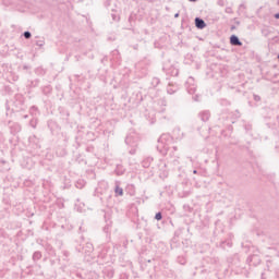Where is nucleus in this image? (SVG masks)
I'll return each instance as SVG.
<instances>
[{"instance_id":"412c9836","label":"nucleus","mask_w":279,"mask_h":279,"mask_svg":"<svg viewBox=\"0 0 279 279\" xmlns=\"http://www.w3.org/2000/svg\"><path fill=\"white\" fill-rule=\"evenodd\" d=\"M177 263H179V265H186V257L185 256H179L177 258Z\"/></svg>"},{"instance_id":"de8ad7c7","label":"nucleus","mask_w":279,"mask_h":279,"mask_svg":"<svg viewBox=\"0 0 279 279\" xmlns=\"http://www.w3.org/2000/svg\"><path fill=\"white\" fill-rule=\"evenodd\" d=\"M245 130H250V126H245Z\"/></svg>"},{"instance_id":"dca6fc26","label":"nucleus","mask_w":279,"mask_h":279,"mask_svg":"<svg viewBox=\"0 0 279 279\" xmlns=\"http://www.w3.org/2000/svg\"><path fill=\"white\" fill-rule=\"evenodd\" d=\"M28 143L31 145H36V147H40V145H38V143H40V141L38 140V137H36V135H32L28 137Z\"/></svg>"},{"instance_id":"1a4fd4ad","label":"nucleus","mask_w":279,"mask_h":279,"mask_svg":"<svg viewBox=\"0 0 279 279\" xmlns=\"http://www.w3.org/2000/svg\"><path fill=\"white\" fill-rule=\"evenodd\" d=\"M194 23L197 29H205L206 27V22L202 17H195Z\"/></svg>"},{"instance_id":"473e14b6","label":"nucleus","mask_w":279,"mask_h":279,"mask_svg":"<svg viewBox=\"0 0 279 279\" xmlns=\"http://www.w3.org/2000/svg\"><path fill=\"white\" fill-rule=\"evenodd\" d=\"M253 98H254V101H260V96H258L256 94L253 96Z\"/></svg>"},{"instance_id":"f704fd0d","label":"nucleus","mask_w":279,"mask_h":279,"mask_svg":"<svg viewBox=\"0 0 279 279\" xmlns=\"http://www.w3.org/2000/svg\"><path fill=\"white\" fill-rule=\"evenodd\" d=\"M193 99H194L195 101H199V95L193 96Z\"/></svg>"},{"instance_id":"0eeeda50","label":"nucleus","mask_w":279,"mask_h":279,"mask_svg":"<svg viewBox=\"0 0 279 279\" xmlns=\"http://www.w3.org/2000/svg\"><path fill=\"white\" fill-rule=\"evenodd\" d=\"M230 45L233 47H243V41L239 39V36L236 35H231L230 36Z\"/></svg>"},{"instance_id":"cd10ccee","label":"nucleus","mask_w":279,"mask_h":279,"mask_svg":"<svg viewBox=\"0 0 279 279\" xmlns=\"http://www.w3.org/2000/svg\"><path fill=\"white\" fill-rule=\"evenodd\" d=\"M220 106H230V101L227 99H220Z\"/></svg>"},{"instance_id":"5701e85b","label":"nucleus","mask_w":279,"mask_h":279,"mask_svg":"<svg viewBox=\"0 0 279 279\" xmlns=\"http://www.w3.org/2000/svg\"><path fill=\"white\" fill-rule=\"evenodd\" d=\"M29 125L31 128H33L34 130H36V125H38V120L36 118H33L31 121H29Z\"/></svg>"},{"instance_id":"f3484780","label":"nucleus","mask_w":279,"mask_h":279,"mask_svg":"<svg viewBox=\"0 0 279 279\" xmlns=\"http://www.w3.org/2000/svg\"><path fill=\"white\" fill-rule=\"evenodd\" d=\"M40 258H43V253H40V251H37L33 254V260L34 263L40 260Z\"/></svg>"},{"instance_id":"4c0bfd02","label":"nucleus","mask_w":279,"mask_h":279,"mask_svg":"<svg viewBox=\"0 0 279 279\" xmlns=\"http://www.w3.org/2000/svg\"><path fill=\"white\" fill-rule=\"evenodd\" d=\"M191 3H195L197 2V0H189Z\"/></svg>"},{"instance_id":"603ef678","label":"nucleus","mask_w":279,"mask_h":279,"mask_svg":"<svg viewBox=\"0 0 279 279\" xmlns=\"http://www.w3.org/2000/svg\"><path fill=\"white\" fill-rule=\"evenodd\" d=\"M80 230H82V227H80Z\"/></svg>"},{"instance_id":"c03bdc74","label":"nucleus","mask_w":279,"mask_h":279,"mask_svg":"<svg viewBox=\"0 0 279 279\" xmlns=\"http://www.w3.org/2000/svg\"><path fill=\"white\" fill-rule=\"evenodd\" d=\"M193 173H194V174H197V170H193Z\"/></svg>"},{"instance_id":"aec40b11","label":"nucleus","mask_w":279,"mask_h":279,"mask_svg":"<svg viewBox=\"0 0 279 279\" xmlns=\"http://www.w3.org/2000/svg\"><path fill=\"white\" fill-rule=\"evenodd\" d=\"M150 84H151L153 88H156V86H158V84H160V78L153 77Z\"/></svg>"},{"instance_id":"c9c22d12","label":"nucleus","mask_w":279,"mask_h":279,"mask_svg":"<svg viewBox=\"0 0 279 279\" xmlns=\"http://www.w3.org/2000/svg\"><path fill=\"white\" fill-rule=\"evenodd\" d=\"M180 16V13L174 14V19H178Z\"/></svg>"},{"instance_id":"9b49d317","label":"nucleus","mask_w":279,"mask_h":279,"mask_svg":"<svg viewBox=\"0 0 279 279\" xmlns=\"http://www.w3.org/2000/svg\"><path fill=\"white\" fill-rule=\"evenodd\" d=\"M5 171H10V163H8V161L1 159L0 160V173H5Z\"/></svg>"},{"instance_id":"393cba45","label":"nucleus","mask_w":279,"mask_h":279,"mask_svg":"<svg viewBox=\"0 0 279 279\" xmlns=\"http://www.w3.org/2000/svg\"><path fill=\"white\" fill-rule=\"evenodd\" d=\"M23 36H24V38H25L26 40H29V38H32V32L25 31V32L23 33Z\"/></svg>"},{"instance_id":"c85d7f7f","label":"nucleus","mask_w":279,"mask_h":279,"mask_svg":"<svg viewBox=\"0 0 279 279\" xmlns=\"http://www.w3.org/2000/svg\"><path fill=\"white\" fill-rule=\"evenodd\" d=\"M226 244L228 245V247H232V242H221V247H226Z\"/></svg>"},{"instance_id":"8fccbe9b","label":"nucleus","mask_w":279,"mask_h":279,"mask_svg":"<svg viewBox=\"0 0 279 279\" xmlns=\"http://www.w3.org/2000/svg\"><path fill=\"white\" fill-rule=\"evenodd\" d=\"M227 12H230V9H229V11L227 10Z\"/></svg>"},{"instance_id":"e433bc0d","label":"nucleus","mask_w":279,"mask_h":279,"mask_svg":"<svg viewBox=\"0 0 279 279\" xmlns=\"http://www.w3.org/2000/svg\"><path fill=\"white\" fill-rule=\"evenodd\" d=\"M275 19H277V20L279 19V13L275 14Z\"/></svg>"},{"instance_id":"7ed1b4c3","label":"nucleus","mask_w":279,"mask_h":279,"mask_svg":"<svg viewBox=\"0 0 279 279\" xmlns=\"http://www.w3.org/2000/svg\"><path fill=\"white\" fill-rule=\"evenodd\" d=\"M76 252H80L81 254H85V256H90L93 252H95V246H93V243L87 242L84 245L78 244L75 246Z\"/></svg>"},{"instance_id":"2f4dec72","label":"nucleus","mask_w":279,"mask_h":279,"mask_svg":"<svg viewBox=\"0 0 279 279\" xmlns=\"http://www.w3.org/2000/svg\"><path fill=\"white\" fill-rule=\"evenodd\" d=\"M111 16H112V21H119V15L112 13Z\"/></svg>"},{"instance_id":"a211bd4d","label":"nucleus","mask_w":279,"mask_h":279,"mask_svg":"<svg viewBox=\"0 0 279 279\" xmlns=\"http://www.w3.org/2000/svg\"><path fill=\"white\" fill-rule=\"evenodd\" d=\"M41 90H43L44 95H51V90H52L51 85H46V86L41 87Z\"/></svg>"},{"instance_id":"bb28decb","label":"nucleus","mask_w":279,"mask_h":279,"mask_svg":"<svg viewBox=\"0 0 279 279\" xmlns=\"http://www.w3.org/2000/svg\"><path fill=\"white\" fill-rule=\"evenodd\" d=\"M155 219L157 221H162V213L158 211L156 215H155Z\"/></svg>"},{"instance_id":"f03ea898","label":"nucleus","mask_w":279,"mask_h":279,"mask_svg":"<svg viewBox=\"0 0 279 279\" xmlns=\"http://www.w3.org/2000/svg\"><path fill=\"white\" fill-rule=\"evenodd\" d=\"M141 141V137L138 136V133L134 131H130V133L125 137V145L130 147L129 154L131 156H135L136 149H138V143Z\"/></svg>"},{"instance_id":"423d86ee","label":"nucleus","mask_w":279,"mask_h":279,"mask_svg":"<svg viewBox=\"0 0 279 279\" xmlns=\"http://www.w3.org/2000/svg\"><path fill=\"white\" fill-rule=\"evenodd\" d=\"M247 265H253V267H257L260 265V257L258 255H251L246 258Z\"/></svg>"},{"instance_id":"72a5a7b5","label":"nucleus","mask_w":279,"mask_h":279,"mask_svg":"<svg viewBox=\"0 0 279 279\" xmlns=\"http://www.w3.org/2000/svg\"><path fill=\"white\" fill-rule=\"evenodd\" d=\"M63 256H65V258H69L70 253L68 251H63Z\"/></svg>"},{"instance_id":"37998d69","label":"nucleus","mask_w":279,"mask_h":279,"mask_svg":"<svg viewBox=\"0 0 279 279\" xmlns=\"http://www.w3.org/2000/svg\"><path fill=\"white\" fill-rule=\"evenodd\" d=\"M114 53H119V50H114V51H113V54H114Z\"/></svg>"},{"instance_id":"6ab92c4d","label":"nucleus","mask_w":279,"mask_h":279,"mask_svg":"<svg viewBox=\"0 0 279 279\" xmlns=\"http://www.w3.org/2000/svg\"><path fill=\"white\" fill-rule=\"evenodd\" d=\"M29 112H31L32 117H37L38 116V107L32 106L29 109Z\"/></svg>"},{"instance_id":"4468645a","label":"nucleus","mask_w":279,"mask_h":279,"mask_svg":"<svg viewBox=\"0 0 279 279\" xmlns=\"http://www.w3.org/2000/svg\"><path fill=\"white\" fill-rule=\"evenodd\" d=\"M114 173H116L117 175H123V174L125 173V167H123V165H121V163H118V165L116 166Z\"/></svg>"},{"instance_id":"20e7f679","label":"nucleus","mask_w":279,"mask_h":279,"mask_svg":"<svg viewBox=\"0 0 279 279\" xmlns=\"http://www.w3.org/2000/svg\"><path fill=\"white\" fill-rule=\"evenodd\" d=\"M185 88L189 93V95H195L197 90V84H195V78L193 76H190L185 82Z\"/></svg>"},{"instance_id":"6e6552de","label":"nucleus","mask_w":279,"mask_h":279,"mask_svg":"<svg viewBox=\"0 0 279 279\" xmlns=\"http://www.w3.org/2000/svg\"><path fill=\"white\" fill-rule=\"evenodd\" d=\"M198 119L203 121V123H206L207 121L210 120V111L209 110H203L198 112Z\"/></svg>"},{"instance_id":"a19ab883","label":"nucleus","mask_w":279,"mask_h":279,"mask_svg":"<svg viewBox=\"0 0 279 279\" xmlns=\"http://www.w3.org/2000/svg\"><path fill=\"white\" fill-rule=\"evenodd\" d=\"M174 132H180V128L174 129Z\"/></svg>"},{"instance_id":"9d476101","label":"nucleus","mask_w":279,"mask_h":279,"mask_svg":"<svg viewBox=\"0 0 279 279\" xmlns=\"http://www.w3.org/2000/svg\"><path fill=\"white\" fill-rule=\"evenodd\" d=\"M10 124V130H11V134H19V132H21L22 128L21 124L16 123V122H9Z\"/></svg>"},{"instance_id":"79ce46f5","label":"nucleus","mask_w":279,"mask_h":279,"mask_svg":"<svg viewBox=\"0 0 279 279\" xmlns=\"http://www.w3.org/2000/svg\"><path fill=\"white\" fill-rule=\"evenodd\" d=\"M262 279H265V272H262Z\"/></svg>"},{"instance_id":"2eb2a0df","label":"nucleus","mask_w":279,"mask_h":279,"mask_svg":"<svg viewBox=\"0 0 279 279\" xmlns=\"http://www.w3.org/2000/svg\"><path fill=\"white\" fill-rule=\"evenodd\" d=\"M151 162H154V158L148 157L142 161V167H144V169H149Z\"/></svg>"},{"instance_id":"09e8293b","label":"nucleus","mask_w":279,"mask_h":279,"mask_svg":"<svg viewBox=\"0 0 279 279\" xmlns=\"http://www.w3.org/2000/svg\"><path fill=\"white\" fill-rule=\"evenodd\" d=\"M231 29H234V26H232Z\"/></svg>"},{"instance_id":"864d4df0","label":"nucleus","mask_w":279,"mask_h":279,"mask_svg":"<svg viewBox=\"0 0 279 279\" xmlns=\"http://www.w3.org/2000/svg\"><path fill=\"white\" fill-rule=\"evenodd\" d=\"M277 119H279V117H277Z\"/></svg>"},{"instance_id":"7c9ffc66","label":"nucleus","mask_w":279,"mask_h":279,"mask_svg":"<svg viewBox=\"0 0 279 279\" xmlns=\"http://www.w3.org/2000/svg\"><path fill=\"white\" fill-rule=\"evenodd\" d=\"M183 209L186 210L187 213H191V206L189 205H183Z\"/></svg>"},{"instance_id":"ea45409f","label":"nucleus","mask_w":279,"mask_h":279,"mask_svg":"<svg viewBox=\"0 0 279 279\" xmlns=\"http://www.w3.org/2000/svg\"><path fill=\"white\" fill-rule=\"evenodd\" d=\"M172 149H173L174 151H177V150H178V147H175V146H172Z\"/></svg>"},{"instance_id":"a18cd8bd","label":"nucleus","mask_w":279,"mask_h":279,"mask_svg":"<svg viewBox=\"0 0 279 279\" xmlns=\"http://www.w3.org/2000/svg\"><path fill=\"white\" fill-rule=\"evenodd\" d=\"M16 97H17V99H21V97H22V96H21V95H19V96H16Z\"/></svg>"},{"instance_id":"c756f323","label":"nucleus","mask_w":279,"mask_h":279,"mask_svg":"<svg viewBox=\"0 0 279 279\" xmlns=\"http://www.w3.org/2000/svg\"><path fill=\"white\" fill-rule=\"evenodd\" d=\"M266 267H267V269L269 271V269L271 267V260L270 259L266 260Z\"/></svg>"},{"instance_id":"49530a36","label":"nucleus","mask_w":279,"mask_h":279,"mask_svg":"<svg viewBox=\"0 0 279 279\" xmlns=\"http://www.w3.org/2000/svg\"><path fill=\"white\" fill-rule=\"evenodd\" d=\"M3 136V133L0 132V138Z\"/></svg>"},{"instance_id":"f8f14e48","label":"nucleus","mask_w":279,"mask_h":279,"mask_svg":"<svg viewBox=\"0 0 279 279\" xmlns=\"http://www.w3.org/2000/svg\"><path fill=\"white\" fill-rule=\"evenodd\" d=\"M121 182L116 181L114 193L116 197H123V187L120 186Z\"/></svg>"},{"instance_id":"39448f33","label":"nucleus","mask_w":279,"mask_h":279,"mask_svg":"<svg viewBox=\"0 0 279 279\" xmlns=\"http://www.w3.org/2000/svg\"><path fill=\"white\" fill-rule=\"evenodd\" d=\"M180 90V85L178 83L170 82L167 86V93L168 95H175Z\"/></svg>"},{"instance_id":"a878e982","label":"nucleus","mask_w":279,"mask_h":279,"mask_svg":"<svg viewBox=\"0 0 279 279\" xmlns=\"http://www.w3.org/2000/svg\"><path fill=\"white\" fill-rule=\"evenodd\" d=\"M35 45L37 46V47H45V39H39V40H36L35 41Z\"/></svg>"},{"instance_id":"b1692460","label":"nucleus","mask_w":279,"mask_h":279,"mask_svg":"<svg viewBox=\"0 0 279 279\" xmlns=\"http://www.w3.org/2000/svg\"><path fill=\"white\" fill-rule=\"evenodd\" d=\"M76 189H82L83 186H86V181L78 180L75 184Z\"/></svg>"},{"instance_id":"ddd939ff","label":"nucleus","mask_w":279,"mask_h":279,"mask_svg":"<svg viewBox=\"0 0 279 279\" xmlns=\"http://www.w3.org/2000/svg\"><path fill=\"white\" fill-rule=\"evenodd\" d=\"M104 276H105L106 279H112V278H114V269H112V268H106V269L104 270Z\"/></svg>"},{"instance_id":"4be33fe9","label":"nucleus","mask_w":279,"mask_h":279,"mask_svg":"<svg viewBox=\"0 0 279 279\" xmlns=\"http://www.w3.org/2000/svg\"><path fill=\"white\" fill-rule=\"evenodd\" d=\"M159 104H160V106H162L161 107V109L159 110V112H165V107L167 106V100H165V99H159Z\"/></svg>"},{"instance_id":"3c124183","label":"nucleus","mask_w":279,"mask_h":279,"mask_svg":"<svg viewBox=\"0 0 279 279\" xmlns=\"http://www.w3.org/2000/svg\"><path fill=\"white\" fill-rule=\"evenodd\" d=\"M227 12H230V9H229V11L227 10Z\"/></svg>"},{"instance_id":"58836bf2","label":"nucleus","mask_w":279,"mask_h":279,"mask_svg":"<svg viewBox=\"0 0 279 279\" xmlns=\"http://www.w3.org/2000/svg\"><path fill=\"white\" fill-rule=\"evenodd\" d=\"M23 119H29V116L25 114V116L23 117Z\"/></svg>"},{"instance_id":"f257e3e1","label":"nucleus","mask_w":279,"mask_h":279,"mask_svg":"<svg viewBox=\"0 0 279 279\" xmlns=\"http://www.w3.org/2000/svg\"><path fill=\"white\" fill-rule=\"evenodd\" d=\"M171 145H173V137L169 134H162L157 141V151L161 156H167L171 151Z\"/></svg>"}]
</instances>
